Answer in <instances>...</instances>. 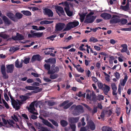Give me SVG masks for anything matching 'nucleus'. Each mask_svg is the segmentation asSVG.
Instances as JSON below:
<instances>
[{
    "instance_id": "f257e3e1",
    "label": "nucleus",
    "mask_w": 131,
    "mask_h": 131,
    "mask_svg": "<svg viewBox=\"0 0 131 131\" xmlns=\"http://www.w3.org/2000/svg\"><path fill=\"white\" fill-rule=\"evenodd\" d=\"M69 109L70 110H73L72 111V114L75 116L79 115L84 112L83 107L80 105L76 106L75 104L73 105Z\"/></svg>"
},
{
    "instance_id": "f03ea898",
    "label": "nucleus",
    "mask_w": 131,
    "mask_h": 131,
    "mask_svg": "<svg viewBox=\"0 0 131 131\" xmlns=\"http://www.w3.org/2000/svg\"><path fill=\"white\" fill-rule=\"evenodd\" d=\"M79 24V22L78 21L69 22L67 25L66 26V28L64 29L63 31L69 30L71 28L77 26Z\"/></svg>"
},
{
    "instance_id": "7ed1b4c3",
    "label": "nucleus",
    "mask_w": 131,
    "mask_h": 131,
    "mask_svg": "<svg viewBox=\"0 0 131 131\" xmlns=\"http://www.w3.org/2000/svg\"><path fill=\"white\" fill-rule=\"evenodd\" d=\"M86 98L93 102H95L97 100L96 96L93 92L91 93L90 94L87 93L86 95Z\"/></svg>"
},
{
    "instance_id": "20e7f679",
    "label": "nucleus",
    "mask_w": 131,
    "mask_h": 131,
    "mask_svg": "<svg viewBox=\"0 0 131 131\" xmlns=\"http://www.w3.org/2000/svg\"><path fill=\"white\" fill-rule=\"evenodd\" d=\"M96 17V16H89L86 17L85 20L84 21V23H93Z\"/></svg>"
},
{
    "instance_id": "39448f33",
    "label": "nucleus",
    "mask_w": 131,
    "mask_h": 131,
    "mask_svg": "<svg viewBox=\"0 0 131 131\" xmlns=\"http://www.w3.org/2000/svg\"><path fill=\"white\" fill-rule=\"evenodd\" d=\"M39 118L42 120V122L45 125L50 127L52 128H54L53 126L47 120L44 119L42 117L39 116Z\"/></svg>"
},
{
    "instance_id": "423d86ee",
    "label": "nucleus",
    "mask_w": 131,
    "mask_h": 131,
    "mask_svg": "<svg viewBox=\"0 0 131 131\" xmlns=\"http://www.w3.org/2000/svg\"><path fill=\"white\" fill-rule=\"evenodd\" d=\"M1 72L3 77L4 79H6L8 78V75H6L5 66L4 65L2 64L1 66Z\"/></svg>"
},
{
    "instance_id": "0eeeda50",
    "label": "nucleus",
    "mask_w": 131,
    "mask_h": 131,
    "mask_svg": "<svg viewBox=\"0 0 131 131\" xmlns=\"http://www.w3.org/2000/svg\"><path fill=\"white\" fill-rule=\"evenodd\" d=\"M12 39L15 40H19L24 39V37L22 35L18 33H17L16 35L12 37Z\"/></svg>"
},
{
    "instance_id": "6e6552de",
    "label": "nucleus",
    "mask_w": 131,
    "mask_h": 131,
    "mask_svg": "<svg viewBox=\"0 0 131 131\" xmlns=\"http://www.w3.org/2000/svg\"><path fill=\"white\" fill-rule=\"evenodd\" d=\"M44 12L45 15H47L49 17H52L53 16V13L52 10L47 8H45L44 9Z\"/></svg>"
},
{
    "instance_id": "1a4fd4ad",
    "label": "nucleus",
    "mask_w": 131,
    "mask_h": 131,
    "mask_svg": "<svg viewBox=\"0 0 131 131\" xmlns=\"http://www.w3.org/2000/svg\"><path fill=\"white\" fill-rule=\"evenodd\" d=\"M6 72L8 73H12L13 72L14 66L13 64L6 65Z\"/></svg>"
},
{
    "instance_id": "9d476101",
    "label": "nucleus",
    "mask_w": 131,
    "mask_h": 131,
    "mask_svg": "<svg viewBox=\"0 0 131 131\" xmlns=\"http://www.w3.org/2000/svg\"><path fill=\"white\" fill-rule=\"evenodd\" d=\"M79 119V117H71L69 118L68 121L70 124H73L77 122Z\"/></svg>"
},
{
    "instance_id": "9b49d317",
    "label": "nucleus",
    "mask_w": 131,
    "mask_h": 131,
    "mask_svg": "<svg viewBox=\"0 0 131 131\" xmlns=\"http://www.w3.org/2000/svg\"><path fill=\"white\" fill-rule=\"evenodd\" d=\"M45 68L48 70V74H54L55 73V71H54L50 70V66L49 64H45L44 65Z\"/></svg>"
},
{
    "instance_id": "f8f14e48",
    "label": "nucleus",
    "mask_w": 131,
    "mask_h": 131,
    "mask_svg": "<svg viewBox=\"0 0 131 131\" xmlns=\"http://www.w3.org/2000/svg\"><path fill=\"white\" fill-rule=\"evenodd\" d=\"M87 125L92 130H94L95 128L94 123L92 120H90L87 122Z\"/></svg>"
},
{
    "instance_id": "ddd939ff",
    "label": "nucleus",
    "mask_w": 131,
    "mask_h": 131,
    "mask_svg": "<svg viewBox=\"0 0 131 131\" xmlns=\"http://www.w3.org/2000/svg\"><path fill=\"white\" fill-rule=\"evenodd\" d=\"M41 60V56L39 54H37L33 55L31 59V61L33 62L36 60L40 61Z\"/></svg>"
},
{
    "instance_id": "4468645a",
    "label": "nucleus",
    "mask_w": 131,
    "mask_h": 131,
    "mask_svg": "<svg viewBox=\"0 0 131 131\" xmlns=\"http://www.w3.org/2000/svg\"><path fill=\"white\" fill-rule=\"evenodd\" d=\"M101 16L105 19H109L112 17L111 15L106 13H104L101 15Z\"/></svg>"
},
{
    "instance_id": "2eb2a0df",
    "label": "nucleus",
    "mask_w": 131,
    "mask_h": 131,
    "mask_svg": "<svg viewBox=\"0 0 131 131\" xmlns=\"http://www.w3.org/2000/svg\"><path fill=\"white\" fill-rule=\"evenodd\" d=\"M12 104L14 108L16 110H18L20 109V107L19 105H18V102L15 100L12 102Z\"/></svg>"
},
{
    "instance_id": "dca6fc26",
    "label": "nucleus",
    "mask_w": 131,
    "mask_h": 131,
    "mask_svg": "<svg viewBox=\"0 0 131 131\" xmlns=\"http://www.w3.org/2000/svg\"><path fill=\"white\" fill-rule=\"evenodd\" d=\"M58 11L59 13L58 12V14L59 16H61V15H65V14L63 10V8L59 6H58Z\"/></svg>"
},
{
    "instance_id": "f3484780",
    "label": "nucleus",
    "mask_w": 131,
    "mask_h": 131,
    "mask_svg": "<svg viewBox=\"0 0 131 131\" xmlns=\"http://www.w3.org/2000/svg\"><path fill=\"white\" fill-rule=\"evenodd\" d=\"M3 19L6 25H9L11 24L10 20L5 16H4L3 17Z\"/></svg>"
},
{
    "instance_id": "a211bd4d",
    "label": "nucleus",
    "mask_w": 131,
    "mask_h": 131,
    "mask_svg": "<svg viewBox=\"0 0 131 131\" xmlns=\"http://www.w3.org/2000/svg\"><path fill=\"white\" fill-rule=\"evenodd\" d=\"M105 87H103L102 90L103 91L104 94L107 95L108 93L110 90V88L109 86L107 85L104 84Z\"/></svg>"
},
{
    "instance_id": "6ab92c4d",
    "label": "nucleus",
    "mask_w": 131,
    "mask_h": 131,
    "mask_svg": "<svg viewBox=\"0 0 131 131\" xmlns=\"http://www.w3.org/2000/svg\"><path fill=\"white\" fill-rule=\"evenodd\" d=\"M120 22V19L117 18H113L110 21L111 24H116Z\"/></svg>"
},
{
    "instance_id": "aec40b11",
    "label": "nucleus",
    "mask_w": 131,
    "mask_h": 131,
    "mask_svg": "<svg viewBox=\"0 0 131 131\" xmlns=\"http://www.w3.org/2000/svg\"><path fill=\"white\" fill-rule=\"evenodd\" d=\"M7 16L12 20L15 21V18L14 14L12 13H8L7 14Z\"/></svg>"
},
{
    "instance_id": "412c9836",
    "label": "nucleus",
    "mask_w": 131,
    "mask_h": 131,
    "mask_svg": "<svg viewBox=\"0 0 131 131\" xmlns=\"http://www.w3.org/2000/svg\"><path fill=\"white\" fill-rule=\"evenodd\" d=\"M25 88L26 89L30 90H35L39 88V87L30 86H26Z\"/></svg>"
},
{
    "instance_id": "4be33fe9",
    "label": "nucleus",
    "mask_w": 131,
    "mask_h": 131,
    "mask_svg": "<svg viewBox=\"0 0 131 131\" xmlns=\"http://www.w3.org/2000/svg\"><path fill=\"white\" fill-rule=\"evenodd\" d=\"M35 102H33L31 103L29 105V107L28 108V110L30 111H32L35 110Z\"/></svg>"
},
{
    "instance_id": "5701e85b",
    "label": "nucleus",
    "mask_w": 131,
    "mask_h": 131,
    "mask_svg": "<svg viewBox=\"0 0 131 131\" xmlns=\"http://www.w3.org/2000/svg\"><path fill=\"white\" fill-rule=\"evenodd\" d=\"M15 65L16 68H20L23 67V62H21L19 64L18 60L17 59L15 61Z\"/></svg>"
},
{
    "instance_id": "b1692460",
    "label": "nucleus",
    "mask_w": 131,
    "mask_h": 131,
    "mask_svg": "<svg viewBox=\"0 0 131 131\" xmlns=\"http://www.w3.org/2000/svg\"><path fill=\"white\" fill-rule=\"evenodd\" d=\"M86 15V13H83L82 14L80 13L79 14V15L80 17V19L81 22H82L83 21Z\"/></svg>"
},
{
    "instance_id": "393cba45",
    "label": "nucleus",
    "mask_w": 131,
    "mask_h": 131,
    "mask_svg": "<svg viewBox=\"0 0 131 131\" xmlns=\"http://www.w3.org/2000/svg\"><path fill=\"white\" fill-rule=\"evenodd\" d=\"M121 7L122 9L125 11L129 10V3L128 2L125 6H121Z\"/></svg>"
},
{
    "instance_id": "a878e982",
    "label": "nucleus",
    "mask_w": 131,
    "mask_h": 131,
    "mask_svg": "<svg viewBox=\"0 0 131 131\" xmlns=\"http://www.w3.org/2000/svg\"><path fill=\"white\" fill-rule=\"evenodd\" d=\"M43 32H34L33 35L34 36V37H37V38H40L43 36Z\"/></svg>"
},
{
    "instance_id": "bb28decb",
    "label": "nucleus",
    "mask_w": 131,
    "mask_h": 131,
    "mask_svg": "<svg viewBox=\"0 0 131 131\" xmlns=\"http://www.w3.org/2000/svg\"><path fill=\"white\" fill-rule=\"evenodd\" d=\"M70 8L68 9H66L64 10L67 15L69 17H71L72 15L73 12L71 11L70 10Z\"/></svg>"
},
{
    "instance_id": "cd10ccee",
    "label": "nucleus",
    "mask_w": 131,
    "mask_h": 131,
    "mask_svg": "<svg viewBox=\"0 0 131 131\" xmlns=\"http://www.w3.org/2000/svg\"><path fill=\"white\" fill-rule=\"evenodd\" d=\"M65 24L64 23H58V31H60L64 28Z\"/></svg>"
},
{
    "instance_id": "c85d7f7f",
    "label": "nucleus",
    "mask_w": 131,
    "mask_h": 131,
    "mask_svg": "<svg viewBox=\"0 0 131 131\" xmlns=\"http://www.w3.org/2000/svg\"><path fill=\"white\" fill-rule=\"evenodd\" d=\"M53 21H48L47 20H44L41 21L40 24L41 25L48 24L52 23Z\"/></svg>"
},
{
    "instance_id": "c756f323",
    "label": "nucleus",
    "mask_w": 131,
    "mask_h": 131,
    "mask_svg": "<svg viewBox=\"0 0 131 131\" xmlns=\"http://www.w3.org/2000/svg\"><path fill=\"white\" fill-rule=\"evenodd\" d=\"M102 129V131H112L111 128L108 126H103Z\"/></svg>"
},
{
    "instance_id": "7c9ffc66",
    "label": "nucleus",
    "mask_w": 131,
    "mask_h": 131,
    "mask_svg": "<svg viewBox=\"0 0 131 131\" xmlns=\"http://www.w3.org/2000/svg\"><path fill=\"white\" fill-rule=\"evenodd\" d=\"M21 12L24 15L27 16H30L31 15V12L28 10H23Z\"/></svg>"
},
{
    "instance_id": "2f4dec72",
    "label": "nucleus",
    "mask_w": 131,
    "mask_h": 131,
    "mask_svg": "<svg viewBox=\"0 0 131 131\" xmlns=\"http://www.w3.org/2000/svg\"><path fill=\"white\" fill-rule=\"evenodd\" d=\"M128 78V76L127 75H126L124 77V79L123 80L122 82H121V85L122 86H124L127 81V80Z\"/></svg>"
},
{
    "instance_id": "473e14b6",
    "label": "nucleus",
    "mask_w": 131,
    "mask_h": 131,
    "mask_svg": "<svg viewBox=\"0 0 131 131\" xmlns=\"http://www.w3.org/2000/svg\"><path fill=\"white\" fill-rule=\"evenodd\" d=\"M20 98L21 99V100L22 101L24 102L27 99H28L29 97L25 95H22L20 96Z\"/></svg>"
},
{
    "instance_id": "72a5a7b5",
    "label": "nucleus",
    "mask_w": 131,
    "mask_h": 131,
    "mask_svg": "<svg viewBox=\"0 0 131 131\" xmlns=\"http://www.w3.org/2000/svg\"><path fill=\"white\" fill-rule=\"evenodd\" d=\"M73 104L72 102H70L69 103H68L63 107V108L64 109H67L69 108Z\"/></svg>"
},
{
    "instance_id": "f704fd0d",
    "label": "nucleus",
    "mask_w": 131,
    "mask_h": 131,
    "mask_svg": "<svg viewBox=\"0 0 131 131\" xmlns=\"http://www.w3.org/2000/svg\"><path fill=\"white\" fill-rule=\"evenodd\" d=\"M23 16V15L22 14L18 12L16 13L15 15V17L18 19H20Z\"/></svg>"
},
{
    "instance_id": "c9c22d12",
    "label": "nucleus",
    "mask_w": 131,
    "mask_h": 131,
    "mask_svg": "<svg viewBox=\"0 0 131 131\" xmlns=\"http://www.w3.org/2000/svg\"><path fill=\"white\" fill-rule=\"evenodd\" d=\"M60 123L61 125L64 127L66 126L68 124V123L67 121L64 120L61 121Z\"/></svg>"
},
{
    "instance_id": "e433bc0d",
    "label": "nucleus",
    "mask_w": 131,
    "mask_h": 131,
    "mask_svg": "<svg viewBox=\"0 0 131 131\" xmlns=\"http://www.w3.org/2000/svg\"><path fill=\"white\" fill-rule=\"evenodd\" d=\"M0 37L4 39H7L9 37V36L6 34H0Z\"/></svg>"
},
{
    "instance_id": "4c0bfd02",
    "label": "nucleus",
    "mask_w": 131,
    "mask_h": 131,
    "mask_svg": "<svg viewBox=\"0 0 131 131\" xmlns=\"http://www.w3.org/2000/svg\"><path fill=\"white\" fill-rule=\"evenodd\" d=\"M123 25L126 24L127 23V19L124 18H122L120 20V22Z\"/></svg>"
},
{
    "instance_id": "58836bf2",
    "label": "nucleus",
    "mask_w": 131,
    "mask_h": 131,
    "mask_svg": "<svg viewBox=\"0 0 131 131\" xmlns=\"http://www.w3.org/2000/svg\"><path fill=\"white\" fill-rule=\"evenodd\" d=\"M89 41L93 42H95L98 41V40L96 39L93 37H91L89 40Z\"/></svg>"
},
{
    "instance_id": "ea45409f",
    "label": "nucleus",
    "mask_w": 131,
    "mask_h": 131,
    "mask_svg": "<svg viewBox=\"0 0 131 131\" xmlns=\"http://www.w3.org/2000/svg\"><path fill=\"white\" fill-rule=\"evenodd\" d=\"M42 88H41L39 89L34 90H35L31 92L32 93H36L38 92H40L42 91Z\"/></svg>"
},
{
    "instance_id": "a19ab883",
    "label": "nucleus",
    "mask_w": 131,
    "mask_h": 131,
    "mask_svg": "<svg viewBox=\"0 0 131 131\" xmlns=\"http://www.w3.org/2000/svg\"><path fill=\"white\" fill-rule=\"evenodd\" d=\"M56 36L55 35H51L47 37L46 38V39H50L51 40L53 41L54 39V38Z\"/></svg>"
},
{
    "instance_id": "79ce46f5",
    "label": "nucleus",
    "mask_w": 131,
    "mask_h": 131,
    "mask_svg": "<svg viewBox=\"0 0 131 131\" xmlns=\"http://www.w3.org/2000/svg\"><path fill=\"white\" fill-rule=\"evenodd\" d=\"M34 31H35L33 30H31L30 31V32L31 34H28V37L29 38L34 37V36L33 35V34Z\"/></svg>"
},
{
    "instance_id": "37998d69",
    "label": "nucleus",
    "mask_w": 131,
    "mask_h": 131,
    "mask_svg": "<svg viewBox=\"0 0 131 131\" xmlns=\"http://www.w3.org/2000/svg\"><path fill=\"white\" fill-rule=\"evenodd\" d=\"M72 130V131H75L76 126L75 124H69Z\"/></svg>"
},
{
    "instance_id": "c03bdc74",
    "label": "nucleus",
    "mask_w": 131,
    "mask_h": 131,
    "mask_svg": "<svg viewBox=\"0 0 131 131\" xmlns=\"http://www.w3.org/2000/svg\"><path fill=\"white\" fill-rule=\"evenodd\" d=\"M55 67V65L53 64L51 67V70L55 71V72H56L57 70V67Z\"/></svg>"
},
{
    "instance_id": "a18cd8bd",
    "label": "nucleus",
    "mask_w": 131,
    "mask_h": 131,
    "mask_svg": "<svg viewBox=\"0 0 131 131\" xmlns=\"http://www.w3.org/2000/svg\"><path fill=\"white\" fill-rule=\"evenodd\" d=\"M69 100H67L65 101L64 102H63V103H61V104H60V106L61 107H62L63 106H64L67 103H69Z\"/></svg>"
},
{
    "instance_id": "49530a36",
    "label": "nucleus",
    "mask_w": 131,
    "mask_h": 131,
    "mask_svg": "<svg viewBox=\"0 0 131 131\" xmlns=\"http://www.w3.org/2000/svg\"><path fill=\"white\" fill-rule=\"evenodd\" d=\"M64 5L65 6V7L64 8V10L65 9H66L70 8L69 3L66 1L64 2Z\"/></svg>"
},
{
    "instance_id": "de8ad7c7",
    "label": "nucleus",
    "mask_w": 131,
    "mask_h": 131,
    "mask_svg": "<svg viewBox=\"0 0 131 131\" xmlns=\"http://www.w3.org/2000/svg\"><path fill=\"white\" fill-rule=\"evenodd\" d=\"M111 86L113 91L114 90L115 91L116 90L117 88L114 83L112 84L111 85Z\"/></svg>"
},
{
    "instance_id": "09e8293b",
    "label": "nucleus",
    "mask_w": 131,
    "mask_h": 131,
    "mask_svg": "<svg viewBox=\"0 0 131 131\" xmlns=\"http://www.w3.org/2000/svg\"><path fill=\"white\" fill-rule=\"evenodd\" d=\"M48 105L49 106H52L54 105L55 103L51 101H47Z\"/></svg>"
},
{
    "instance_id": "8fccbe9b",
    "label": "nucleus",
    "mask_w": 131,
    "mask_h": 131,
    "mask_svg": "<svg viewBox=\"0 0 131 131\" xmlns=\"http://www.w3.org/2000/svg\"><path fill=\"white\" fill-rule=\"evenodd\" d=\"M98 98L97 99V100L100 101L101 100H104V97L101 94L98 95L97 97Z\"/></svg>"
},
{
    "instance_id": "3c124183",
    "label": "nucleus",
    "mask_w": 131,
    "mask_h": 131,
    "mask_svg": "<svg viewBox=\"0 0 131 131\" xmlns=\"http://www.w3.org/2000/svg\"><path fill=\"white\" fill-rule=\"evenodd\" d=\"M50 78L51 79H55L57 77V75L55 74H50Z\"/></svg>"
},
{
    "instance_id": "603ef678",
    "label": "nucleus",
    "mask_w": 131,
    "mask_h": 131,
    "mask_svg": "<svg viewBox=\"0 0 131 131\" xmlns=\"http://www.w3.org/2000/svg\"><path fill=\"white\" fill-rule=\"evenodd\" d=\"M50 63L51 64H54L56 62V60L54 58H49Z\"/></svg>"
},
{
    "instance_id": "864d4df0",
    "label": "nucleus",
    "mask_w": 131,
    "mask_h": 131,
    "mask_svg": "<svg viewBox=\"0 0 131 131\" xmlns=\"http://www.w3.org/2000/svg\"><path fill=\"white\" fill-rule=\"evenodd\" d=\"M97 108L96 107H94L93 110H92L91 112L92 115H93L94 113H96L97 112Z\"/></svg>"
},
{
    "instance_id": "5fc2aeb1",
    "label": "nucleus",
    "mask_w": 131,
    "mask_h": 131,
    "mask_svg": "<svg viewBox=\"0 0 131 131\" xmlns=\"http://www.w3.org/2000/svg\"><path fill=\"white\" fill-rule=\"evenodd\" d=\"M30 59L29 58H26L24 59L23 61L24 62L25 64H27L29 62Z\"/></svg>"
},
{
    "instance_id": "6e6d98bb",
    "label": "nucleus",
    "mask_w": 131,
    "mask_h": 131,
    "mask_svg": "<svg viewBox=\"0 0 131 131\" xmlns=\"http://www.w3.org/2000/svg\"><path fill=\"white\" fill-rule=\"evenodd\" d=\"M97 85L98 87L100 89H102V88L103 89V84L101 83L100 82H97Z\"/></svg>"
},
{
    "instance_id": "4d7b16f0",
    "label": "nucleus",
    "mask_w": 131,
    "mask_h": 131,
    "mask_svg": "<svg viewBox=\"0 0 131 131\" xmlns=\"http://www.w3.org/2000/svg\"><path fill=\"white\" fill-rule=\"evenodd\" d=\"M105 113L106 114H107L109 116H110L112 113V111L109 110H108L106 111H105Z\"/></svg>"
},
{
    "instance_id": "13d9d810",
    "label": "nucleus",
    "mask_w": 131,
    "mask_h": 131,
    "mask_svg": "<svg viewBox=\"0 0 131 131\" xmlns=\"http://www.w3.org/2000/svg\"><path fill=\"white\" fill-rule=\"evenodd\" d=\"M39 129L41 130L42 131H49L47 128L44 127L42 126L40 128H39Z\"/></svg>"
},
{
    "instance_id": "bf43d9fd",
    "label": "nucleus",
    "mask_w": 131,
    "mask_h": 131,
    "mask_svg": "<svg viewBox=\"0 0 131 131\" xmlns=\"http://www.w3.org/2000/svg\"><path fill=\"white\" fill-rule=\"evenodd\" d=\"M49 120L55 126H57V123L54 120L52 119H49Z\"/></svg>"
},
{
    "instance_id": "052dcab7",
    "label": "nucleus",
    "mask_w": 131,
    "mask_h": 131,
    "mask_svg": "<svg viewBox=\"0 0 131 131\" xmlns=\"http://www.w3.org/2000/svg\"><path fill=\"white\" fill-rule=\"evenodd\" d=\"M35 125L37 127H38L39 128H40L42 126V125L39 123H37V122H35Z\"/></svg>"
},
{
    "instance_id": "680f3d73",
    "label": "nucleus",
    "mask_w": 131,
    "mask_h": 131,
    "mask_svg": "<svg viewBox=\"0 0 131 131\" xmlns=\"http://www.w3.org/2000/svg\"><path fill=\"white\" fill-rule=\"evenodd\" d=\"M115 76L116 79H118L120 77V74L119 73L117 72H116L115 73Z\"/></svg>"
},
{
    "instance_id": "e2e57ef3",
    "label": "nucleus",
    "mask_w": 131,
    "mask_h": 131,
    "mask_svg": "<svg viewBox=\"0 0 131 131\" xmlns=\"http://www.w3.org/2000/svg\"><path fill=\"white\" fill-rule=\"evenodd\" d=\"M19 49V48L18 47H12L11 48L10 50V51H12V50H13V52H14L15 51Z\"/></svg>"
},
{
    "instance_id": "0e129e2a",
    "label": "nucleus",
    "mask_w": 131,
    "mask_h": 131,
    "mask_svg": "<svg viewBox=\"0 0 131 131\" xmlns=\"http://www.w3.org/2000/svg\"><path fill=\"white\" fill-rule=\"evenodd\" d=\"M21 116L25 119L28 120L29 118L27 116V115L25 113L23 114H21Z\"/></svg>"
},
{
    "instance_id": "69168bd1",
    "label": "nucleus",
    "mask_w": 131,
    "mask_h": 131,
    "mask_svg": "<svg viewBox=\"0 0 131 131\" xmlns=\"http://www.w3.org/2000/svg\"><path fill=\"white\" fill-rule=\"evenodd\" d=\"M4 96L5 100L7 101H8L9 100V98L7 95V93H4Z\"/></svg>"
},
{
    "instance_id": "338daca9",
    "label": "nucleus",
    "mask_w": 131,
    "mask_h": 131,
    "mask_svg": "<svg viewBox=\"0 0 131 131\" xmlns=\"http://www.w3.org/2000/svg\"><path fill=\"white\" fill-rule=\"evenodd\" d=\"M127 47L126 46V47H124L122 49L121 51V52L122 53L126 52L127 51Z\"/></svg>"
},
{
    "instance_id": "774afa93",
    "label": "nucleus",
    "mask_w": 131,
    "mask_h": 131,
    "mask_svg": "<svg viewBox=\"0 0 131 131\" xmlns=\"http://www.w3.org/2000/svg\"><path fill=\"white\" fill-rule=\"evenodd\" d=\"M30 118L33 119H36L37 117V116L34 115H32L30 116Z\"/></svg>"
}]
</instances>
